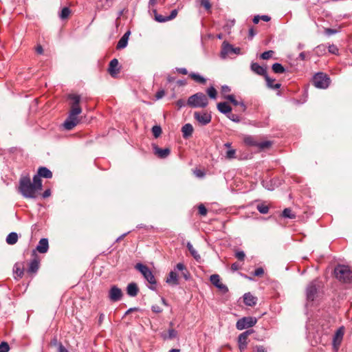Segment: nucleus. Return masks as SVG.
Segmentation results:
<instances>
[{"label": "nucleus", "mask_w": 352, "mask_h": 352, "mask_svg": "<svg viewBox=\"0 0 352 352\" xmlns=\"http://www.w3.org/2000/svg\"><path fill=\"white\" fill-rule=\"evenodd\" d=\"M122 297V292L116 285H112L109 292V298L112 302H117L121 300Z\"/></svg>", "instance_id": "obj_13"}, {"label": "nucleus", "mask_w": 352, "mask_h": 352, "mask_svg": "<svg viewBox=\"0 0 352 352\" xmlns=\"http://www.w3.org/2000/svg\"><path fill=\"white\" fill-rule=\"evenodd\" d=\"M256 209L260 213L263 214H267L269 212V206L264 203L258 204L256 206Z\"/></svg>", "instance_id": "obj_35"}, {"label": "nucleus", "mask_w": 352, "mask_h": 352, "mask_svg": "<svg viewBox=\"0 0 352 352\" xmlns=\"http://www.w3.org/2000/svg\"><path fill=\"white\" fill-rule=\"evenodd\" d=\"M199 213L202 216H206L207 214V209L203 205L200 204L198 207Z\"/></svg>", "instance_id": "obj_49"}, {"label": "nucleus", "mask_w": 352, "mask_h": 352, "mask_svg": "<svg viewBox=\"0 0 352 352\" xmlns=\"http://www.w3.org/2000/svg\"><path fill=\"white\" fill-rule=\"evenodd\" d=\"M153 12L154 14L155 20L156 21L159 23H165L168 21L167 17L158 14L155 9L153 10Z\"/></svg>", "instance_id": "obj_34"}, {"label": "nucleus", "mask_w": 352, "mask_h": 352, "mask_svg": "<svg viewBox=\"0 0 352 352\" xmlns=\"http://www.w3.org/2000/svg\"><path fill=\"white\" fill-rule=\"evenodd\" d=\"M42 187V181L38 176H34L32 182L30 175L25 174L21 175L19 179L18 190L25 198L35 199L38 191L41 190Z\"/></svg>", "instance_id": "obj_1"}, {"label": "nucleus", "mask_w": 352, "mask_h": 352, "mask_svg": "<svg viewBox=\"0 0 352 352\" xmlns=\"http://www.w3.org/2000/svg\"><path fill=\"white\" fill-rule=\"evenodd\" d=\"M18 234L15 232H12L6 237V243L9 245H14L18 241Z\"/></svg>", "instance_id": "obj_27"}, {"label": "nucleus", "mask_w": 352, "mask_h": 352, "mask_svg": "<svg viewBox=\"0 0 352 352\" xmlns=\"http://www.w3.org/2000/svg\"><path fill=\"white\" fill-rule=\"evenodd\" d=\"M194 118L202 126L209 124L212 120L211 114L206 111H195L194 113Z\"/></svg>", "instance_id": "obj_11"}, {"label": "nucleus", "mask_w": 352, "mask_h": 352, "mask_svg": "<svg viewBox=\"0 0 352 352\" xmlns=\"http://www.w3.org/2000/svg\"><path fill=\"white\" fill-rule=\"evenodd\" d=\"M182 132L184 138H188L192 135L193 132V127L191 124H185L182 128Z\"/></svg>", "instance_id": "obj_26"}, {"label": "nucleus", "mask_w": 352, "mask_h": 352, "mask_svg": "<svg viewBox=\"0 0 352 352\" xmlns=\"http://www.w3.org/2000/svg\"><path fill=\"white\" fill-rule=\"evenodd\" d=\"M177 13H178V11L177 10L175 9V10H173L170 14L169 16H166L167 17V19H168V21H170V20H173V19H175L177 15Z\"/></svg>", "instance_id": "obj_50"}, {"label": "nucleus", "mask_w": 352, "mask_h": 352, "mask_svg": "<svg viewBox=\"0 0 352 352\" xmlns=\"http://www.w3.org/2000/svg\"><path fill=\"white\" fill-rule=\"evenodd\" d=\"M201 5L206 10H209L211 8V5L208 0H201Z\"/></svg>", "instance_id": "obj_54"}, {"label": "nucleus", "mask_w": 352, "mask_h": 352, "mask_svg": "<svg viewBox=\"0 0 352 352\" xmlns=\"http://www.w3.org/2000/svg\"><path fill=\"white\" fill-rule=\"evenodd\" d=\"M151 310L154 313L159 314L162 311V309L157 305H154L151 307Z\"/></svg>", "instance_id": "obj_56"}, {"label": "nucleus", "mask_w": 352, "mask_h": 352, "mask_svg": "<svg viewBox=\"0 0 352 352\" xmlns=\"http://www.w3.org/2000/svg\"><path fill=\"white\" fill-rule=\"evenodd\" d=\"M68 98L72 100L71 110L69 116L64 122L63 126L67 130H72L78 123L77 116L82 112V109L79 106L80 96L76 94H69Z\"/></svg>", "instance_id": "obj_2"}, {"label": "nucleus", "mask_w": 352, "mask_h": 352, "mask_svg": "<svg viewBox=\"0 0 352 352\" xmlns=\"http://www.w3.org/2000/svg\"><path fill=\"white\" fill-rule=\"evenodd\" d=\"M241 49L239 47H234L232 45L224 41L222 44V48L221 51V57L226 58L232 54H239Z\"/></svg>", "instance_id": "obj_10"}, {"label": "nucleus", "mask_w": 352, "mask_h": 352, "mask_svg": "<svg viewBox=\"0 0 352 352\" xmlns=\"http://www.w3.org/2000/svg\"><path fill=\"white\" fill-rule=\"evenodd\" d=\"M226 116L228 118H229L230 120L234 122L238 123L241 121V118L238 115L232 113L231 112Z\"/></svg>", "instance_id": "obj_42"}, {"label": "nucleus", "mask_w": 352, "mask_h": 352, "mask_svg": "<svg viewBox=\"0 0 352 352\" xmlns=\"http://www.w3.org/2000/svg\"><path fill=\"white\" fill-rule=\"evenodd\" d=\"M253 333L252 329L247 330L241 333L238 337V345L241 352H243L248 346V336Z\"/></svg>", "instance_id": "obj_12"}, {"label": "nucleus", "mask_w": 352, "mask_h": 352, "mask_svg": "<svg viewBox=\"0 0 352 352\" xmlns=\"http://www.w3.org/2000/svg\"><path fill=\"white\" fill-rule=\"evenodd\" d=\"M272 70L276 74H283L285 71V69L283 67V65L278 63H276L273 64Z\"/></svg>", "instance_id": "obj_36"}, {"label": "nucleus", "mask_w": 352, "mask_h": 352, "mask_svg": "<svg viewBox=\"0 0 352 352\" xmlns=\"http://www.w3.org/2000/svg\"><path fill=\"white\" fill-rule=\"evenodd\" d=\"M225 98L228 100L230 102H231L234 105L237 106L240 105L243 108V111H245L246 107L245 104L243 102H238L236 99L234 95H228L225 96Z\"/></svg>", "instance_id": "obj_29"}, {"label": "nucleus", "mask_w": 352, "mask_h": 352, "mask_svg": "<svg viewBox=\"0 0 352 352\" xmlns=\"http://www.w3.org/2000/svg\"><path fill=\"white\" fill-rule=\"evenodd\" d=\"M230 91V88L228 85H223L221 87V92L223 94L228 93Z\"/></svg>", "instance_id": "obj_60"}, {"label": "nucleus", "mask_w": 352, "mask_h": 352, "mask_svg": "<svg viewBox=\"0 0 352 352\" xmlns=\"http://www.w3.org/2000/svg\"><path fill=\"white\" fill-rule=\"evenodd\" d=\"M177 72L183 75H186L188 74V70L184 67L176 68Z\"/></svg>", "instance_id": "obj_59"}, {"label": "nucleus", "mask_w": 352, "mask_h": 352, "mask_svg": "<svg viewBox=\"0 0 352 352\" xmlns=\"http://www.w3.org/2000/svg\"><path fill=\"white\" fill-rule=\"evenodd\" d=\"M207 94L212 99H215L217 97V91L213 87H210L207 89Z\"/></svg>", "instance_id": "obj_43"}, {"label": "nucleus", "mask_w": 352, "mask_h": 352, "mask_svg": "<svg viewBox=\"0 0 352 352\" xmlns=\"http://www.w3.org/2000/svg\"><path fill=\"white\" fill-rule=\"evenodd\" d=\"M210 280L212 285H214L216 287L218 285L221 283L220 276L218 274H212L210 277Z\"/></svg>", "instance_id": "obj_38"}, {"label": "nucleus", "mask_w": 352, "mask_h": 352, "mask_svg": "<svg viewBox=\"0 0 352 352\" xmlns=\"http://www.w3.org/2000/svg\"><path fill=\"white\" fill-rule=\"evenodd\" d=\"M344 336L343 327H340L335 333L333 338V345L334 348L338 350Z\"/></svg>", "instance_id": "obj_14"}, {"label": "nucleus", "mask_w": 352, "mask_h": 352, "mask_svg": "<svg viewBox=\"0 0 352 352\" xmlns=\"http://www.w3.org/2000/svg\"><path fill=\"white\" fill-rule=\"evenodd\" d=\"M330 82L329 77L322 72L316 74L313 78L314 86L319 89H327L329 86Z\"/></svg>", "instance_id": "obj_8"}, {"label": "nucleus", "mask_w": 352, "mask_h": 352, "mask_svg": "<svg viewBox=\"0 0 352 352\" xmlns=\"http://www.w3.org/2000/svg\"><path fill=\"white\" fill-rule=\"evenodd\" d=\"M282 215L285 218L294 219L296 218V214L292 211L290 208H285L283 210Z\"/></svg>", "instance_id": "obj_37"}, {"label": "nucleus", "mask_w": 352, "mask_h": 352, "mask_svg": "<svg viewBox=\"0 0 352 352\" xmlns=\"http://www.w3.org/2000/svg\"><path fill=\"white\" fill-rule=\"evenodd\" d=\"M235 256L240 261H243L245 258V254L243 251H238L235 254Z\"/></svg>", "instance_id": "obj_51"}, {"label": "nucleus", "mask_w": 352, "mask_h": 352, "mask_svg": "<svg viewBox=\"0 0 352 352\" xmlns=\"http://www.w3.org/2000/svg\"><path fill=\"white\" fill-rule=\"evenodd\" d=\"M48 249H49L48 239L46 238L41 239L38 241V244L36 246V250L41 254H44L48 251Z\"/></svg>", "instance_id": "obj_18"}, {"label": "nucleus", "mask_w": 352, "mask_h": 352, "mask_svg": "<svg viewBox=\"0 0 352 352\" xmlns=\"http://www.w3.org/2000/svg\"><path fill=\"white\" fill-rule=\"evenodd\" d=\"M306 54H307V53L305 52L300 53L298 55V57L297 58V60L300 59L301 60H304L306 58Z\"/></svg>", "instance_id": "obj_63"}, {"label": "nucleus", "mask_w": 352, "mask_h": 352, "mask_svg": "<svg viewBox=\"0 0 352 352\" xmlns=\"http://www.w3.org/2000/svg\"><path fill=\"white\" fill-rule=\"evenodd\" d=\"M70 12H71V11H70L69 8L67 7H65L62 9L59 16L61 19H65L69 16Z\"/></svg>", "instance_id": "obj_39"}, {"label": "nucleus", "mask_w": 352, "mask_h": 352, "mask_svg": "<svg viewBox=\"0 0 352 352\" xmlns=\"http://www.w3.org/2000/svg\"><path fill=\"white\" fill-rule=\"evenodd\" d=\"M51 195V190L50 189L45 190L42 194L43 198H47Z\"/></svg>", "instance_id": "obj_61"}, {"label": "nucleus", "mask_w": 352, "mask_h": 352, "mask_svg": "<svg viewBox=\"0 0 352 352\" xmlns=\"http://www.w3.org/2000/svg\"><path fill=\"white\" fill-rule=\"evenodd\" d=\"M118 60L116 58L112 59L109 65L108 72L111 76H115L119 72Z\"/></svg>", "instance_id": "obj_17"}, {"label": "nucleus", "mask_w": 352, "mask_h": 352, "mask_svg": "<svg viewBox=\"0 0 352 352\" xmlns=\"http://www.w3.org/2000/svg\"><path fill=\"white\" fill-rule=\"evenodd\" d=\"M38 267H39L38 261L36 259H34L30 263L29 268H28V272L35 273L38 270Z\"/></svg>", "instance_id": "obj_32"}, {"label": "nucleus", "mask_w": 352, "mask_h": 352, "mask_svg": "<svg viewBox=\"0 0 352 352\" xmlns=\"http://www.w3.org/2000/svg\"><path fill=\"white\" fill-rule=\"evenodd\" d=\"M189 76L195 82L200 84H205L206 82V79L205 78L197 73L191 72L189 74Z\"/></svg>", "instance_id": "obj_30"}, {"label": "nucleus", "mask_w": 352, "mask_h": 352, "mask_svg": "<svg viewBox=\"0 0 352 352\" xmlns=\"http://www.w3.org/2000/svg\"><path fill=\"white\" fill-rule=\"evenodd\" d=\"M58 352H69L63 344H60L58 346Z\"/></svg>", "instance_id": "obj_64"}, {"label": "nucleus", "mask_w": 352, "mask_h": 352, "mask_svg": "<svg viewBox=\"0 0 352 352\" xmlns=\"http://www.w3.org/2000/svg\"><path fill=\"white\" fill-rule=\"evenodd\" d=\"M162 336L164 340H172L177 336V331L173 329H169L168 331V334H162Z\"/></svg>", "instance_id": "obj_33"}, {"label": "nucleus", "mask_w": 352, "mask_h": 352, "mask_svg": "<svg viewBox=\"0 0 352 352\" xmlns=\"http://www.w3.org/2000/svg\"><path fill=\"white\" fill-rule=\"evenodd\" d=\"M10 350V346L6 342H2L0 344V352H8Z\"/></svg>", "instance_id": "obj_46"}, {"label": "nucleus", "mask_w": 352, "mask_h": 352, "mask_svg": "<svg viewBox=\"0 0 352 352\" xmlns=\"http://www.w3.org/2000/svg\"><path fill=\"white\" fill-rule=\"evenodd\" d=\"M34 176H38L40 179L41 177L50 179L52 177V173L46 167H40L38 170V174Z\"/></svg>", "instance_id": "obj_22"}, {"label": "nucleus", "mask_w": 352, "mask_h": 352, "mask_svg": "<svg viewBox=\"0 0 352 352\" xmlns=\"http://www.w3.org/2000/svg\"><path fill=\"white\" fill-rule=\"evenodd\" d=\"M243 141L246 145L256 147L260 150L269 148L272 144L271 141L258 142L255 137L252 135H245L243 138Z\"/></svg>", "instance_id": "obj_7"}, {"label": "nucleus", "mask_w": 352, "mask_h": 352, "mask_svg": "<svg viewBox=\"0 0 352 352\" xmlns=\"http://www.w3.org/2000/svg\"><path fill=\"white\" fill-rule=\"evenodd\" d=\"M175 270L174 269V270L170 271L166 279V283L171 286H177L179 284V276Z\"/></svg>", "instance_id": "obj_16"}, {"label": "nucleus", "mask_w": 352, "mask_h": 352, "mask_svg": "<svg viewBox=\"0 0 352 352\" xmlns=\"http://www.w3.org/2000/svg\"><path fill=\"white\" fill-rule=\"evenodd\" d=\"M337 279L343 283H352V270L347 265H338L334 269Z\"/></svg>", "instance_id": "obj_3"}, {"label": "nucleus", "mask_w": 352, "mask_h": 352, "mask_svg": "<svg viewBox=\"0 0 352 352\" xmlns=\"http://www.w3.org/2000/svg\"><path fill=\"white\" fill-rule=\"evenodd\" d=\"M139 292L138 287L136 283H131L127 285L126 292L129 296L135 297Z\"/></svg>", "instance_id": "obj_23"}, {"label": "nucleus", "mask_w": 352, "mask_h": 352, "mask_svg": "<svg viewBox=\"0 0 352 352\" xmlns=\"http://www.w3.org/2000/svg\"><path fill=\"white\" fill-rule=\"evenodd\" d=\"M256 32L254 31L253 28L249 29L248 38L250 39H252L253 37L256 35Z\"/></svg>", "instance_id": "obj_57"}, {"label": "nucleus", "mask_w": 352, "mask_h": 352, "mask_svg": "<svg viewBox=\"0 0 352 352\" xmlns=\"http://www.w3.org/2000/svg\"><path fill=\"white\" fill-rule=\"evenodd\" d=\"M14 272L19 276L22 277L23 275V269L21 267L19 264H15L14 266Z\"/></svg>", "instance_id": "obj_41"}, {"label": "nucleus", "mask_w": 352, "mask_h": 352, "mask_svg": "<svg viewBox=\"0 0 352 352\" xmlns=\"http://www.w3.org/2000/svg\"><path fill=\"white\" fill-rule=\"evenodd\" d=\"M175 270L181 271L182 275L183 276V277L184 278L185 280H187L190 279V273L188 271V270L186 269V266L183 263H177L176 265V266L175 267Z\"/></svg>", "instance_id": "obj_24"}, {"label": "nucleus", "mask_w": 352, "mask_h": 352, "mask_svg": "<svg viewBox=\"0 0 352 352\" xmlns=\"http://www.w3.org/2000/svg\"><path fill=\"white\" fill-rule=\"evenodd\" d=\"M321 287V281L318 278L308 284L306 288V298L308 302H311L316 298Z\"/></svg>", "instance_id": "obj_5"}, {"label": "nucleus", "mask_w": 352, "mask_h": 352, "mask_svg": "<svg viewBox=\"0 0 352 352\" xmlns=\"http://www.w3.org/2000/svg\"><path fill=\"white\" fill-rule=\"evenodd\" d=\"M217 109L221 113H222L226 116L228 114H229L232 111L231 107L226 102L218 103L217 104Z\"/></svg>", "instance_id": "obj_25"}, {"label": "nucleus", "mask_w": 352, "mask_h": 352, "mask_svg": "<svg viewBox=\"0 0 352 352\" xmlns=\"http://www.w3.org/2000/svg\"><path fill=\"white\" fill-rule=\"evenodd\" d=\"M153 153L160 159L166 158L170 153V150L168 148H161L157 145H153Z\"/></svg>", "instance_id": "obj_15"}, {"label": "nucleus", "mask_w": 352, "mask_h": 352, "mask_svg": "<svg viewBox=\"0 0 352 352\" xmlns=\"http://www.w3.org/2000/svg\"><path fill=\"white\" fill-rule=\"evenodd\" d=\"M243 302L248 306H254L256 304L257 298L250 293H245L243 295Z\"/></svg>", "instance_id": "obj_20"}, {"label": "nucleus", "mask_w": 352, "mask_h": 352, "mask_svg": "<svg viewBox=\"0 0 352 352\" xmlns=\"http://www.w3.org/2000/svg\"><path fill=\"white\" fill-rule=\"evenodd\" d=\"M328 50L333 54H336L338 52V49L335 45H330L328 47Z\"/></svg>", "instance_id": "obj_53"}, {"label": "nucleus", "mask_w": 352, "mask_h": 352, "mask_svg": "<svg viewBox=\"0 0 352 352\" xmlns=\"http://www.w3.org/2000/svg\"><path fill=\"white\" fill-rule=\"evenodd\" d=\"M135 268L138 270L142 274L144 278L151 284L149 289L151 290H155L157 282L152 271L149 269V267L142 263H139L135 265Z\"/></svg>", "instance_id": "obj_4"}, {"label": "nucleus", "mask_w": 352, "mask_h": 352, "mask_svg": "<svg viewBox=\"0 0 352 352\" xmlns=\"http://www.w3.org/2000/svg\"><path fill=\"white\" fill-rule=\"evenodd\" d=\"M152 133L153 136L157 138L160 137L162 133V128L159 125H155L152 127Z\"/></svg>", "instance_id": "obj_40"}, {"label": "nucleus", "mask_w": 352, "mask_h": 352, "mask_svg": "<svg viewBox=\"0 0 352 352\" xmlns=\"http://www.w3.org/2000/svg\"><path fill=\"white\" fill-rule=\"evenodd\" d=\"M226 157L229 160L234 159L236 157V150L232 148L228 150Z\"/></svg>", "instance_id": "obj_45"}, {"label": "nucleus", "mask_w": 352, "mask_h": 352, "mask_svg": "<svg viewBox=\"0 0 352 352\" xmlns=\"http://www.w3.org/2000/svg\"><path fill=\"white\" fill-rule=\"evenodd\" d=\"M186 247L188 251L190 252V254L195 260L198 261L199 259L201 258L200 255L198 254L197 250L193 248L192 245L190 242L187 243Z\"/></svg>", "instance_id": "obj_31"}, {"label": "nucleus", "mask_w": 352, "mask_h": 352, "mask_svg": "<svg viewBox=\"0 0 352 352\" xmlns=\"http://www.w3.org/2000/svg\"><path fill=\"white\" fill-rule=\"evenodd\" d=\"M36 53H38L39 54H42L43 53V47L41 45H38L36 47Z\"/></svg>", "instance_id": "obj_62"}, {"label": "nucleus", "mask_w": 352, "mask_h": 352, "mask_svg": "<svg viewBox=\"0 0 352 352\" xmlns=\"http://www.w3.org/2000/svg\"><path fill=\"white\" fill-rule=\"evenodd\" d=\"M251 69L258 75L265 76L267 74L266 69L256 63L251 64Z\"/></svg>", "instance_id": "obj_21"}, {"label": "nucleus", "mask_w": 352, "mask_h": 352, "mask_svg": "<svg viewBox=\"0 0 352 352\" xmlns=\"http://www.w3.org/2000/svg\"><path fill=\"white\" fill-rule=\"evenodd\" d=\"M252 352H267V350L262 345H256L254 346Z\"/></svg>", "instance_id": "obj_48"}, {"label": "nucleus", "mask_w": 352, "mask_h": 352, "mask_svg": "<svg viewBox=\"0 0 352 352\" xmlns=\"http://www.w3.org/2000/svg\"><path fill=\"white\" fill-rule=\"evenodd\" d=\"M274 54V52L272 50L266 51L261 54V58L263 60H267L271 58Z\"/></svg>", "instance_id": "obj_44"}, {"label": "nucleus", "mask_w": 352, "mask_h": 352, "mask_svg": "<svg viewBox=\"0 0 352 352\" xmlns=\"http://www.w3.org/2000/svg\"><path fill=\"white\" fill-rule=\"evenodd\" d=\"M130 34H131V32L129 30H128L127 32H126L124 34V35L120 38V39L119 40V41L117 43V45H116L117 50L124 49L127 46Z\"/></svg>", "instance_id": "obj_19"}, {"label": "nucleus", "mask_w": 352, "mask_h": 352, "mask_svg": "<svg viewBox=\"0 0 352 352\" xmlns=\"http://www.w3.org/2000/svg\"><path fill=\"white\" fill-rule=\"evenodd\" d=\"M263 186L267 188V190H274V188L272 187V184H269V182H267V181H263Z\"/></svg>", "instance_id": "obj_58"}, {"label": "nucleus", "mask_w": 352, "mask_h": 352, "mask_svg": "<svg viewBox=\"0 0 352 352\" xmlns=\"http://www.w3.org/2000/svg\"><path fill=\"white\" fill-rule=\"evenodd\" d=\"M164 95H165V91H164V90L162 89V90L158 91L156 93L155 98L157 100H160V99L162 98Z\"/></svg>", "instance_id": "obj_55"}, {"label": "nucleus", "mask_w": 352, "mask_h": 352, "mask_svg": "<svg viewBox=\"0 0 352 352\" xmlns=\"http://www.w3.org/2000/svg\"><path fill=\"white\" fill-rule=\"evenodd\" d=\"M264 77H265V79L267 82V86L269 88H271L273 89H277L280 88V85L279 83H274V79L270 78L268 76L267 74Z\"/></svg>", "instance_id": "obj_28"}, {"label": "nucleus", "mask_w": 352, "mask_h": 352, "mask_svg": "<svg viewBox=\"0 0 352 352\" xmlns=\"http://www.w3.org/2000/svg\"><path fill=\"white\" fill-rule=\"evenodd\" d=\"M208 104L207 96L201 93L198 92L190 96L188 100V104L192 107H206Z\"/></svg>", "instance_id": "obj_6"}, {"label": "nucleus", "mask_w": 352, "mask_h": 352, "mask_svg": "<svg viewBox=\"0 0 352 352\" xmlns=\"http://www.w3.org/2000/svg\"><path fill=\"white\" fill-rule=\"evenodd\" d=\"M263 274H264V270L262 267L256 268L253 273L254 276H261Z\"/></svg>", "instance_id": "obj_52"}, {"label": "nucleus", "mask_w": 352, "mask_h": 352, "mask_svg": "<svg viewBox=\"0 0 352 352\" xmlns=\"http://www.w3.org/2000/svg\"><path fill=\"white\" fill-rule=\"evenodd\" d=\"M217 288H218L219 290L221 292H222L223 294H226V293L228 292V287L226 285H224V284H223L221 283L217 286Z\"/></svg>", "instance_id": "obj_47"}, {"label": "nucleus", "mask_w": 352, "mask_h": 352, "mask_svg": "<svg viewBox=\"0 0 352 352\" xmlns=\"http://www.w3.org/2000/svg\"><path fill=\"white\" fill-rule=\"evenodd\" d=\"M256 322L257 319L254 317H243L237 320L236 323V328L238 330H243L245 329L250 328L254 326Z\"/></svg>", "instance_id": "obj_9"}]
</instances>
